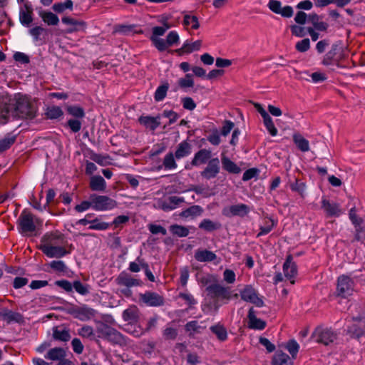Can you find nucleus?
I'll use <instances>...</instances> for the list:
<instances>
[{"instance_id":"1","label":"nucleus","mask_w":365,"mask_h":365,"mask_svg":"<svg viewBox=\"0 0 365 365\" xmlns=\"http://www.w3.org/2000/svg\"><path fill=\"white\" fill-rule=\"evenodd\" d=\"M36 113L35 103L27 96L16 93L13 98L4 99L0 106V124H6L11 117L32 119Z\"/></svg>"},{"instance_id":"2","label":"nucleus","mask_w":365,"mask_h":365,"mask_svg":"<svg viewBox=\"0 0 365 365\" xmlns=\"http://www.w3.org/2000/svg\"><path fill=\"white\" fill-rule=\"evenodd\" d=\"M20 232L21 233H29L35 232L38 226L42 225V221L39 218L24 210L21 213L18 219Z\"/></svg>"},{"instance_id":"3","label":"nucleus","mask_w":365,"mask_h":365,"mask_svg":"<svg viewBox=\"0 0 365 365\" xmlns=\"http://www.w3.org/2000/svg\"><path fill=\"white\" fill-rule=\"evenodd\" d=\"M93 210L98 212L108 211L115 208L118 202L107 195H91Z\"/></svg>"},{"instance_id":"4","label":"nucleus","mask_w":365,"mask_h":365,"mask_svg":"<svg viewBox=\"0 0 365 365\" xmlns=\"http://www.w3.org/2000/svg\"><path fill=\"white\" fill-rule=\"evenodd\" d=\"M316 341L326 346L333 343L337 338V334L327 327H317L313 333Z\"/></svg>"},{"instance_id":"5","label":"nucleus","mask_w":365,"mask_h":365,"mask_svg":"<svg viewBox=\"0 0 365 365\" xmlns=\"http://www.w3.org/2000/svg\"><path fill=\"white\" fill-rule=\"evenodd\" d=\"M354 281L347 275H341L337 279L336 293L338 296L346 298L354 291Z\"/></svg>"},{"instance_id":"6","label":"nucleus","mask_w":365,"mask_h":365,"mask_svg":"<svg viewBox=\"0 0 365 365\" xmlns=\"http://www.w3.org/2000/svg\"><path fill=\"white\" fill-rule=\"evenodd\" d=\"M345 58L343 47L338 43L333 44L330 51L324 56L322 63L325 66H329L334 63H338L341 60Z\"/></svg>"},{"instance_id":"7","label":"nucleus","mask_w":365,"mask_h":365,"mask_svg":"<svg viewBox=\"0 0 365 365\" xmlns=\"http://www.w3.org/2000/svg\"><path fill=\"white\" fill-rule=\"evenodd\" d=\"M63 235L58 232H51L46 233L41 239L40 250L47 246H54L57 245H63Z\"/></svg>"},{"instance_id":"8","label":"nucleus","mask_w":365,"mask_h":365,"mask_svg":"<svg viewBox=\"0 0 365 365\" xmlns=\"http://www.w3.org/2000/svg\"><path fill=\"white\" fill-rule=\"evenodd\" d=\"M240 296L242 300L252 303L258 307L264 306L263 300L259 297L255 289L251 286H246L240 292Z\"/></svg>"},{"instance_id":"9","label":"nucleus","mask_w":365,"mask_h":365,"mask_svg":"<svg viewBox=\"0 0 365 365\" xmlns=\"http://www.w3.org/2000/svg\"><path fill=\"white\" fill-rule=\"evenodd\" d=\"M250 212V207L245 204H237L226 207L222 210V214L228 217L233 216L244 217Z\"/></svg>"},{"instance_id":"10","label":"nucleus","mask_w":365,"mask_h":365,"mask_svg":"<svg viewBox=\"0 0 365 365\" xmlns=\"http://www.w3.org/2000/svg\"><path fill=\"white\" fill-rule=\"evenodd\" d=\"M220 160L217 158L211 159L205 168L201 172L202 178L210 180L215 178L220 173Z\"/></svg>"},{"instance_id":"11","label":"nucleus","mask_w":365,"mask_h":365,"mask_svg":"<svg viewBox=\"0 0 365 365\" xmlns=\"http://www.w3.org/2000/svg\"><path fill=\"white\" fill-rule=\"evenodd\" d=\"M269 9L274 13L280 14L283 17L289 18L293 15V9L290 6L282 7V4L277 0H270L268 3Z\"/></svg>"},{"instance_id":"12","label":"nucleus","mask_w":365,"mask_h":365,"mask_svg":"<svg viewBox=\"0 0 365 365\" xmlns=\"http://www.w3.org/2000/svg\"><path fill=\"white\" fill-rule=\"evenodd\" d=\"M140 299L146 305L150 307L161 306L164 303V299L162 296L155 292H146L140 295Z\"/></svg>"},{"instance_id":"13","label":"nucleus","mask_w":365,"mask_h":365,"mask_svg":"<svg viewBox=\"0 0 365 365\" xmlns=\"http://www.w3.org/2000/svg\"><path fill=\"white\" fill-rule=\"evenodd\" d=\"M103 334L107 338L108 340L113 343L118 344L120 345L125 344L126 341L124 336L117 330L108 326L103 325L102 329Z\"/></svg>"},{"instance_id":"14","label":"nucleus","mask_w":365,"mask_h":365,"mask_svg":"<svg viewBox=\"0 0 365 365\" xmlns=\"http://www.w3.org/2000/svg\"><path fill=\"white\" fill-rule=\"evenodd\" d=\"M208 292L214 297L220 299H230L231 298V292L228 287H225L220 284H212L207 287Z\"/></svg>"},{"instance_id":"15","label":"nucleus","mask_w":365,"mask_h":365,"mask_svg":"<svg viewBox=\"0 0 365 365\" xmlns=\"http://www.w3.org/2000/svg\"><path fill=\"white\" fill-rule=\"evenodd\" d=\"M169 26H155L152 29V34L150 37L153 46L158 49L159 47L163 48L164 47V39L160 36H163Z\"/></svg>"},{"instance_id":"16","label":"nucleus","mask_w":365,"mask_h":365,"mask_svg":"<svg viewBox=\"0 0 365 365\" xmlns=\"http://www.w3.org/2000/svg\"><path fill=\"white\" fill-rule=\"evenodd\" d=\"M283 272L284 277L290 280L291 284H294V278L297 274V266L292 261V257L289 255L283 264Z\"/></svg>"},{"instance_id":"17","label":"nucleus","mask_w":365,"mask_h":365,"mask_svg":"<svg viewBox=\"0 0 365 365\" xmlns=\"http://www.w3.org/2000/svg\"><path fill=\"white\" fill-rule=\"evenodd\" d=\"M41 251L50 258H61L68 254V252L62 245L47 246L45 248H42Z\"/></svg>"},{"instance_id":"18","label":"nucleus","mask_w":365,"mask_h":365,"mask_svg":"<svg viewBox=\"0 0 365 365\" xmlns=\"http://www.w3.org/2000/svg\"><path fill=\"white\" fill-rule=\"evenodd\" d=\"M322 208L329 217H339L341 214L340 205L338 203L330 202L326 198L322 200Z\"/></svg>"},{"instance_id":"19","label":"nucleus","mask_w":365,"mask_h":365,"mask_svg":"<svg viewBox=\"0 0 365 365\" xmlns=\"http://www.w3.org/2000/svg\"><path fill=\"white\" fill-rule=\"evenodd\" d=\"M115 282L119 286H124L125 287H132L140 286L142 282L139 279H134L126 272H121L115 279Z\"/></svg>"},{"instance_id":"20","label":"nucleus","mask_w":365,"mask_h":365,"mask_svg":"<svg viewBox=\"0 0 365 365\" xmlns=\"http://www.w3.org/2000/svg\"><path fill=\"white\" fill-rule=\"evenodd\" d=\"M62 22L70 27L66 30V33L71 34L86 29V23L83 21H78L73 18L65 16L62 18Z\"/></svg>"},{"instance_id":"21","label":"nucleus","mask_w":365,"mask_h":365,"mask_svg":"<svg viewBox=\"0 0 365 365\" xmlns=\"http://www.w3.org/2000/svg\"><path fill=\"white\" fill-rule=\"evenodd\" d=\"M184 202V198L178 196H170L159 202V207L164 211H170L177 208Z\"/></svg>"},{"instance_id":"22","label":"nucleus","mask_w":365,"mask_h":365,"mask_svg":"<svg viewBox=\"0 0 365 365\" xmlns=\"http://www.w3.org/2000/svg\"><path fill=\"white\" fill-rule=\"evenodd\" d=\"M248 327L252 329H264L266 327V322L256 317L253 308L250 309L248 312Z\"/></svg>"},{"instance_id":"23","label":"nucleus","mask_w":365,"mask_h":365,"mask_svg":"<svg viewBox=\"0 0 365 365\" xmlns=\"http://www.w3.org/2000/svg\"><path fill=\"white\" fill-rule=\"evenodd\" d=\"M211 158V151L207 149H201L195 154L191 164L194 166H198L205 164Z\"/></svg>"},{"instance_id":"24","label":"nucleus","mask_w":365,"mask_h":365,"mask_svg":"<svg viewBox=\"0 0 365 365\" xmlns=\"http://www.w3.org/2000/svg\"><path fill=\"white\" fill-rule=\"evenodd\" d=\"M32 14L33 9L28 4H25L23 8L21 9L19 12V19L21 23L26 26L32 22Z\"/></svg>"},{"instance_id":"25","label":"nucleus","mask_w":365,"mask_h":365,"mask_svg":"<svg viewBox=\"0 0 365 365\" xmlns=\"http://www.w3.org/2000/svg\"><path fill=\"white\" fill-rule=\"evenodd\" d=\"M195 258L200 262H212L217 259V255L207 250H197L195 253Z\"/></svg>"},{"instance_id":"26","label":"nucleus","mask_w":365,"mask_h":365,"mask_svg":"<svg viewBox=\"0 0 365 365\" xmlns=\"http://www.w3.org/2000/svg\"><path fill=\"white\" fill-rule=\"evenodd\" d=\"M206 328L207 325L204 322H198L197 321L189 322L185 326L186 331L189 332L190 335L200 334Z\"/></svg>"},{"instance_id":"27","label":"nucleus","mask_w":365,"mask_h":365,"mask_svg":"<svg viewBox=\"0 0 365 365\" xmlns=\"http://www.w3.org/2000/svg\"><path fill=\"white\" fill-rule=\"evenodd\" d=\"M90 187L93 191H104L106 182L101 175H93L90 179Z\"/></svg>"},{"instance_id":"28","label":"nucleus","mask_w":365,"mask_h":365,"mask_svg":"<svg viewBox=\"0 0 365 365\" xmlns=\"http://www.w3.org/2000/svg\"><path fill=\"white\" fill-rule=\"evenodd\" d=\"M96 311L88 307H81L76 310V317L81 321H87L93 318Z\"/></svg>"},{"instance_id":"29","label":"nucleus","mask_w":365,"mask_h":365,"mask_svg":"<svg viewBox=\"0 0 365 365\" xmlns=\"http://www.w3.org/2000/svg\"><path fill=\"white\" fill-rule=\"evenodd\" d=\"M203 212V209L200 205H192L187 209L182 211L180 213V216L184 218L193 219L198 216H200Z\"/></svg>"},{"instance_id":"30","label":"nucleus","mask_w":365,"mask_h":365,"mask_svg":"<svg viewBox=\"0 0 365 365\" xmlns=\"http://www.w3.org/2000/svg\"><path fill=\"white\" fill-rule=\"evenodd\" d=\"M191 153V145L187 141H182L177 146L175 157L177 159L188 156Z\"/></svg>"},{"instance_id":"31","label":"nucleus","mask_w":365,"mask_h":365,"mask_svg":"<svg viewBox=\"0 0 365 365\" xmlns=\"http://www.w3.org/2000/svg\"><path fill=\"white\" fill-rule=\"evenodd\" d=\"M53 337L56 340L68 341L71 339L69 331L63 327H56L53 329Z\"/></svg>"},{"instance_id":"32","label":"nucleus","mask_w":365,"mask_h":365,"mask_svg":"<svg viewBox=\"0 0 365 365\" xmlns=\"http://www.w3.org/2000/svg\"><path fill=\"white\" fill-rule=\"evenodd\" d=\"M202 46V41L197 40L195 42L190 43L185 41L182 46L179 48L177 51L180 53H190L195 51H199Z\"/></svg>"},{"instance_id":"33","label":"nucleus","mask_w":365,"mask_h":365,"mask_svg":"<svg viewBox=\"0 0 365 365\" xmlns=\"http://www.w3.org/2000/svg\"><path fill=\"white\" fill-rule=\"evenodd\" d=\"M348 331L357 337L365 334V321L362 319L356 320L355 322L349 327Z\"/></svg>"},{"instance_id":"34","label":"nucleus","mask_w":365,"mask_h":365,"mask_svg":"<svg viewBox=\"0 0 365 365\" xmlns=\"http://www.w3.org/2000/svg\"><path fill=\"white\" fill-rule=\"evenodd\" d=\"M179 41L180 37L178 34L175 31H172L169 32V34L166 36V39L164 40V47L163 48L159 47L158 50L159 51H164L168 47L178 44Z\"/></svg>"},{"instance_id":"35","label":"nucleus","mask_w":365,"mask_h":365,"mask_svg":"<svg viewBox=\"0 0 365 365\" xmlns=\"http://www.w3.org/2000/svg\"><path fill=\"white\" fill-rule=\"evenodd\" d=\"M66 356V351L63 348L56 347L51 349L45 356V358L52 361H60Z\"/></svg>"},{"instance_id":"36","label":"nucleus","mask_w":365,"mask_h":365,"mask_svg":"<svg viewBox=\"0 0 365 365\" xmlns=\"http://www.w3.org/2000/svg\"><path fill=\"white\" fill-rule=\"evenodd\" d=\"M222 164L223 169L228 173L238 174L241 171V169L237 164L225 155L222 156Z\"/></svg>"},{"instance_id":"37","label":"nucleus","mask_w":365,"mask_h":365,"mask_svg":"<svg viewBox=\"0 0 365 365\" xmlns=\"http://www.w3.org/2000/svg\"><path fill=\"white\" fill-rule=\"evenodd\" d=\"M159 118H154L151 116H141L139 118V122L148 128L152 130H155L160 125Z\"/></svg>"},{"instance_id":"38","label":"nucleus","mask_w":365,"mask_h":365,"mask_svg":"<svg viewBox=\"0 0 365 365\" xmlns=\"http://www.w3.org/2000/svg\"><path fill=\"white\" fill-rule=\"evenodd\" d=\"M273 365H293L289 356L283 352L277 351L272 360Z\"/></svg>"},{"instance_id":"39","label":"nucleus","mask_w":365,"mask_h":365,"mask_svg":"<svg viewBox=\"0 0 365 365\" xmlns=\"http://www.w3.org/2000/svg\"><path fill=\"white\" fill-rule=\"evenodd\" d=\"M293 140L297 147L302 152H307L309 150V141L305 139L302 135L295 133L293 135Z\"/></svg>"},{"instance_id":"40","label":"nucleus","mask_w":365,"mask_h":365,"mask_svg":"<svg viewBox=\"0 0 365 365\" xmlns=\"http://www.w3.org/2000/svg\"><path fill=\"white\" fill-rule=\"evenodd\" d=\"M183 25L187 29L190 28L196 30L200 27V23L197 17L189 14H185L184 15Z\"/></svg>"},{"instance_id":"41","label":"nucleus","mask_w":365,"mask_h":365,"mask_svg":"<svg viewBox=\"0 0 365 365\" xmlns=\"http://www.w3.org/2000/svg\"><path fill=\"white\" fill-rule=\"evenodd\" d=\"M221 227V224L217 222H213L209 219H204L199 224V228L207 231L212 232L217 230Z\"/></svg>"},{"instance_id":"42","label":"nucleus","mask_w":365,"mask_h":365,"mask_svg":"<svg viewBox=\"0 0 365 365\" xmlns=\"http://www.w3.org/2000/svg\"><path fill=\"white\" fill-rule=\"evenodd\" d=\"M308 21L311 22L314 27L319 31H325L327 29V24L325 22L320 21L319 16L317 14H309Z\"/></svg>"},{"instance_id":"43","label":"nucleus","mask_w":365,"mask_h":365,"mask_svg":"<svg viewBox=\"0 0 365 365\" xmlns=\"http://www.w3.org/2000/svg\"><path fill=\"white\" fill-rule=\"evenodd\" d=\"M91 225H89L88 229L93 230H106L109 228L110 224L103 222L100 217H96L91 220Z\"/></svg>"},{"instance_id":"44","label":"nucleus","mask_w":365,"mask_h":365,"mask_svg":"<svg viewBox=\"0 0 365 365\" xmlns=\"http://www.w3.org/2000/svg\"><path fill=\"white\" fill-rule=\"evenodd\" d=\"M175 158V155L172 153H168L165 155L163 165L166 170H174L177 168L178 165Z\"/></svg>"},{"instance_id":"45","label":"nucleus","mask_w":365,"mask_h":365,"mask_svg":"<svg viewBox=\"0 0 365 365\" xmlns=\"http://www.w3.org/2000/svg\"><path fill=\"white\" fill-rule=\"evenodd\" d=\"M170 231L174 235L180 237H186L189 235V230L187 227L178 225H173L170 226Z\"/></svg>"},{"instance_id":"46","label":"nucleus","mask_w":365,"mask_h":365,"mask_svg":"<svg viewBox=\"0 0 365 365\" xmlns=\"http://www.w3.org/2000/svg\"><path fill=\"white\" fill-rule=\"evenodd\" d=\"M43 21L48 25H57L59 22L58 17L51 11L43 12L41 14Z\"/></svg>"},{"instance_id":"47","label":"nucleus","mask_w":365,"mask_h":365,"mask_svg":"<svg viewBox=\"0 0 365 365\" xmlns=\"http://www.w3.org/2000/svg\"><path fill=\"white\" fill-rule=\"evenodd\" d=\"M16 136L11 134L6 135L4 138L0 140V153L8 148L15 142Z\"/></svg>"},{"instance_id":"48","label":"nucleus","mask_w":365,"mask_h":365,"mask_svg":"<svg viewBox=\"0 0 365 365\" xmlns=\"http://www.w3.org/2000/svg\"><path fill=\"white\" fill-rule=\"evenodd\" d=\"M168 88H169L168 83H165L163 85L158 86L155 92V96H154L155 100L156 101H163L166 96Z\"/></svg>"},{"instance_id":"49","label":"nucleus","mask_w":365,"mask_h":365,"mask_svg":"<svg viewBox=\"0 0 365 365\" xmlns=\"http://www.w3.org/2000/svg\"><path fill=\"white\" fill-rule=\"evenodd\" d=\"M210 330L217 336L220 341H225L227 337L226 329L220 324L210 327Z\"/></svg>"},{"instance_id":"50","label":"nucleus","mask_w":365,"mask_h":365,"mask_svg":"<svg viewBox=\"0 0 365 365\" xmlns=\"http://www.w3.org/2000/svg\"><path fill=\"white\" fill-rule=\"evenodd\" d=\"M123 318L125 321L133 322L138 318L137 309L135 307H130L123 312Z\"/></svg>"},{"instance_id":"51","label":"nucleus","mask_w":365,"mask_h":365,"mask_svg":"<svg viewBox=\"0 0 365 365\" xmlns=\"http://www.w3.org/2000/svg\"><path fill=\"white\" fill-rule=\"evenodd\" d=\"M2 316L4 319L7 321L8 322H19L22 320V316L20 314L14 312L12 311L6 310L2 314Z\"/></svg>"},{"instance_id":"52","label":"nucleus","mask_w":365,"mask_h":365,"mask_svg":"<svg viewBox=\"0 0 365 365\" xmlns=\"http://www.w3.org/2000/svg\"><path fill=\"white\" fill-rule=\"evenodd\" d=\"M264 125L272 136H276L278 133V130L275 127L272 118L270 115L266 117L263 119Z\"/></svg>"},{"instance_id":"53","label":"nucleus","mask_w":365,"mask_h":365,"mask_svg":"<svg viewBox=\"0 0 365 365\" xmlns=\"http://www.w3.org/2000/svg\"><path fill=\"white\" fill-rule=\"evenodd\" d=\"M52 9L54 11L58 13H61L66 9L72 10L73 9V1L71 0H67L64 3H56L54 4L52 6Z\"/></svg>"},{"instance_id":"54","label":"nucleus","mask_w":365,"mask_h":365,"mask_svg":"<svg viewBox=\"0 0 365 365\" xmlns=\"http://www.w3.org/2000/svg\"><path fill=\"white\" fill-rule=\"evenodd\" d=\"M178 84L182 88H191L194 86V81L191 74H187L185 78L178 80Z\"/></svg>"},{"instance_id":"55","label":"nucleus","mask_w":365,"mask_h":365,"mask_svg":"<svg viewBox=\"0 0 365 365\" xmlns=\"http://www.w3.org/2000/svg\"><path fill=\"white\" fill-rule=\"evenodd\" d=\"M67 111L70 115L76 118H82L85 115L83 109L81 107L77 106H71L68 107Z\"/></svg>"},{"instance_id":"56","label":"nucleus","mask_w":365,"mask_h":365,"mask_svg":"<svg viewBox=\"0 0 365 365\" xmlns=\"http://www.w3.org/2000/svg\"><path fill=\"white\" fill-rule=\"evenodd\" d=\"M46 115L48 118L56 119L63 115V111L60 107L52 106L47 109Z\"/></svg>"},{"instance_id":"57","label":"nucleus","mask_w":365,"mask_h":365,"mask_svg":"<svg viewBox=\"0 0 365 365\" xmlns=\"http://www.w3.org/2000/svg\"><path fill=\"white\" fill-rule=\"evenodd\" d=\"M89 208L93 209V204L91 200V195L89 197L88 200H84L81 202L80 204L76 205L75 207V210L78 212H83L84 211L88 210Z\"/></svg>"},{"instance_id":"58","label":"nucleus","mask_w":365,"mask_h":365,"mask_svg":"<svg viewBox=\"0 0 365 365\" xmlns=\"http://www.w3.org/2000/svg\"><path fill=\"white\" fill-rule=\"evenodd\" d=\"M285 347L292 358H295L299 349L298 343L294 340H290L287 343Z\"/></svg>"},{"instance_id":"59","label":"nucleus","mask_w":365,"mask_h":365,"mask_svg":"<svg viewBox=\"0 0 365 365\" xmlns=\"http://www.w3.org/2000/svg\"><path fill=\"white\" fill-rule=\"evenodd\" d=\"M274 222L272 220L269 219L265 221V224L260 227V232L257 234V237L268 234L274 227Z\"/></svg>"},{"instance_id":"60","label":"nucleus","mask_w":365,"mask_h":365,"mask_svg":"<svg viewBox=\"0 0 365 365\" xmlns=\"http://www.w3.org/2000/svg\"><path fill=\"white\" fill-rule=\"evenodd\" d=\"M75 290L82 295H86L89 293V287L86 284H83L80 281H75L73 282V287Z\"/></svg>"},{"instance_id":"61","label":"nucleus","mask_w":365,"mask_h":365,"mask_svg":"<svg viewBox=\"0 0 365 365\" xmlns=\"http://www.w3.org/2000/svg\"><path fill=\"white\" fill-rule=\"evenodd\" d=\"M296 49L302 53L307 51L310 48V41L309 38H304L297 42L295 46Z\"/></svg>"},{"instance_id":"62","label":"nucleus","mask_w":365,"mask_h":365,"mask_svg":"<svg viewBox=\"0 0 365 365\" xmlns=\"http://www.w3.org/2000/svg\"><path fill=\"white\" fill-rule=\"evenodd\" d=\"M148 229H149V231L153 235H157V234H161L163 235H167L166 230L161 225L150 224L148 225Z\"/></svg>"},{"instance_id":"63","label":"nucleus","mask_w":365,"mask_h":365,"mask_svg":"<svg viewBox=\"0 0 365 365\" xmlns=\"http://www.w3.org/2000/svg\"><path fill=\"white\" fill-rule=\"evenodd\" d=\"M305 187L304 183L298 180H296L294 183L291 185V189L298 192L302 197L304 196Z\"/></svg>"},{"instance_id":"64","label":"nucleus","mask_w":365,"mask_h":365,"mask_svg":"<svg viewBox=\"0 0 365 365\" xmlns=\"http://www.w3.org/2000/svg\"><path fill=\"white\" fill-rule=\"evenodd\" d=\"M178 335L177 330L173 327H167L163 331V336L166 340H173Z\"/></svg>"}]
</instances>
